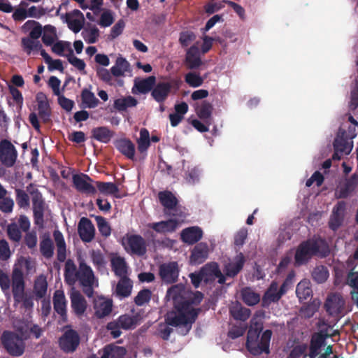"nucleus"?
I'll return each instance as SVG.
<instances>
[{
	"instance_id": "4",
	"label": "nucleus",
	"mask_w": 358,
	"mask_h": 358,
	"mask_svg": "<svg viewBox=\"0 0 358 358\" xmlns=\"http://www.w3.org/2000/svg\"><path fill=\"white\" fill-rule=\"evenodd\" d=\"M27 190L31 196L34 224L39 227H43L44 215L48 206L41 192L37 188H34L32 184L27 186Z\"/></svg>"
},
{
	"instance_id": "40",
	"label": "nucleus",
	"mask_w": 358,
	"mask_h": 358,
	"mask_svg": "<svg viewBox=\"0 0 358 358\" xmlns=\"http://www.w3.org/2000/svg\"><path fill=\"white\" fill-rule=\"evenodd\" d=\"M158 197L161 204L165 208L173 210L178 204V199L171 192H159Z\"/></svg>"
},
{
	"instance_id": "62",
	"label": "nucleus",
	"mask_w": 358,
	"mask_h": 358,
	"mask_svg": "<svg viewBox=\"0 0 358 358\" xmlns=\"http://www.w3.org/2000/svg\"><path fill=\"white\" fill-rule=\"evenodd\" d=\"M14 301L15 303H22V307L25 309H31L34 306V296L24 292L22 294H20L18 301Z\"/></svg>"
},
{
	"instance_id": "18",
	"label": "nucleus",
	"mask_w": 358,
	"mask_h": 358,
	"mask_svg": "<svg viewBox=\"0 0 358 358\" xmlns=\"http://www.w3.org/2000/svg\"><path fill=\"white\" fill-rule=\"evenodd\" d=\"M282 296L278 289V283L273 280L263 295L262 306L268 308L272 303L278 302Z\"/></svg>"
},
{
	"instance_id": "38",
	"label": "nucleus",
	"mask_w": 358,
	"mask_h": 358,
	"mask_svg": "<svg viewBox=\"0 0 358 358\" xmlns=\"http://www.w3.org/2000/svg\"><path fill=\"white\" fill-rule=\"evenodd\" d=\"M77 268L74 262L69 259L66 261L64 267V279L67 284L73 285L76 282Z\"/></svg>"
},
{
	"instance_id": "59",
	"label": "nucleus",
	"mask_w": 358,
	"mask_h": 358,
	"mask_svg": "<svg viewBox=\"0 0 358 358\" xmlns=\"http://www.w3.org/2000/svg\"><path fill=\"white\" fill-rule=\"evenodd\" d=\"M68 62L79 71H84L86 66L85 62L76 57L71 48L69 49V53L66 55Z\"/></svg>"
},
{
	"instance_id": "5",
	"label": "nucleus",
	"mask_w": 358,
	"mask_h": 358,
	"mask_svg": "<svg viewBox=\"0 0 358 358\" xmlns=\"http://www.w3.org/2000/svg\"><path fill=\"white\" fill-rule=\"evenodd\" d=\"M1 343L7 352L11 356H21L25 348L23 339L16 333L5 331L1 336Z\"/></svg>"
},
{
	"instance_id": "1",
	"label": "nucleus",
	"mask_w": 358,
	"mask_h": 358,
	"mask_svg": "<svg viewBox=\"0 0 358 358\" xmlns=\"http://www.w3.org/2000/svg\"><path fill=\"white\" fill-rule=\"evenodd\" d=\"M200 311V308H193L189 301H184L176 304L174 310L166 313L165 322L171 327H180V333L186 335L190 331Z\"/></svg>"
},
{
	"instance_id": "64",
	"label": "nucleus",
	"mask_w": 358,
	"mask_h": 358,
	"mask_svg": "<svg viewBox=\"0 0 358 358\" xmlns=\"http://www.w3.org/2000/svg\"><path fill=\"white\" fill-rule=\"evenodd\" d=\"M14 201L10 197H3L0 199V210L4 213H10L13 211Z\"/></svg>"
},
{
	"instance_id": "54",
	"label": "nucleus",
	"mask_w": 358,
	"mask_h": 358,
	"mask_svg": "<svg viewBox=\"0 0 358 358\" xmlns=\"http://www.w3.org/2000/svg\"><path fill=\"white\" fill-rule=\"evenodd\" d=\"M16 202L20 208H26L29 206V196L28 194L23 189L16 188L15 189Z\"/></svg>"
},
{
	"instance_id": "42",
	"label": "nucleus",
	"mask_w": 358,
	"mask_h": 358,
	"mask_svg": "<svg viewBox=\"0 0 358 358\" xmlns=\"http://www.w3.org/2000/svg\"><path fill=\"white\" fill-rule=\"evenodd\" d=\"M156 83L154 76H149L138 82H135V87L140 94H145L152 91Z\"/></svg>"
},
{
	"instance_id": "22",
	"label": "nucleus",
	"mask_w": 358,
	"mask_h": 358,
	"mask_svg": "<svg viewBox=\"0 0 358 358\" xmlns=\"http://www.w3.org/2000/svg\"><path fill=\"white\" fill-rule=\"evenodd\" d=\"M52 301L55 311L60 315L63 320H66L67 317V301L64 292L62 290H56L53 295Z\"/></svg>"
},
{
	"instance_id": "60",
	"label": "nucleus",
	"mask_w": 358,
	"mask_h": 358,
	"mask_svg": "<svg viewBox=\"0 0 358 358\" xmlns=\"http://www.w3.org/2000/svg\"><path fill=\"white\" fill-rule=\"evenodd\" d=\"M196 36L195 34L190 31H182L180 34L179 42L182 47L189 46L192 42L196 39Z\"/></svg>"
},
{
	"instance_id": "51",
	"label": "nucleus",
	"mask_w": 358,
	"mask_h": 358,
	"mask_svg": "<svg viewBox=\"0 0 358 358\" xmlns=\"http://www.w3.org/2000/svg\"><path fill=\"white\" fill-rule=\"evenodd\" d=\"M6 233L10 241L19 243L22 239L21 229L15 222H12L7 225Z\"/></svg>"
},
{
	"instance_id": "28",
	"label": "nucleus",
	"mask_w": 358,
	"mask_h": 358,
	"mask_svg": "<svg viewBox=\"0 0 358 358\" xmlns=\"http://www.w3.org/2000/svg\"><path fill=\"white\" fill-rule=\"evenodd\" d=\"M113 301L110 299H99L94 305V314L96 317L101 319L112 312Z\"/></svg>"
},
{
	"instance_id": "12",
	"label": "nucleus",
	"mask_w": 358,
	"mask_h": 358,
	"mask_svg": "<svg viewBox=\"0 0 358 358\" xmlns=\"http://www.w3.org/2000/svg\"><path fill=\"white\" fill-rule=\"evenodd\" d=\"M159 276L163 282L172 284L178 280L179 275L178 265L176 262L162 264L159 266Z\"/></svg>"
},
{
	"instance_id": "31",
	"label": "nucleus",
	"mask_w": 358,
	"mask_h": 358,
	"mask_svg": "<svg viewBox=\"0 0 358 358\" xmlns=\"http://www.w3.org/2000/svg\"><path fill=\"white\" fill-rule=\"evenodd\" d=\"M111 268L115 275L122 278L127 276L128 266L124 257L115 256L111 258Z\"/></svg>"
},
{
	"instance_id": "48",
	"label": "nucleus",
	"mask_w": 358,
	"mask_h": 358,
	"mask_svg": "<svg viewBox=\"0 0 358 358\" xmlns=\"http://www.w3.org/2000/svg\"><path fill=\"white\" fill-rule=\"evenodd\" d=\"M21 44L24 51L26 52L27 55H30L32 51H37L42 48L40 41L32 39L29 36L22 38Z\"/></svg>"
},
{
	"instance_id": "9",
	"label": "nucleus",
	"mask_w": 358,
	"mask_h": 358,
	"mask_svg": "<svg viewBox=\"0 0 358 358\" xmlns=\"http://www.w3.org/2000/svg\"><path fill=\"white\" fill-rule=\"evenodd\" d=\"M202 275L204 276V282H209L214 281L217 278V282L220 285L225 283L226 277L222 274L220 266L217 262H212L205 264L201 269Z\"/></svg>"
},
{
	"instance_id": "11",
	"label": "nucleus",
	"mask_w": 358,
	"mask_h": 358,
	"mask_svg": "<svg viewBox=\"0 0 358 358\" xmlns=\"http://www.w3.org/2000/svg\"><path fill=\"white\" fill-rule=\"evenodd\" d=\"M73 187L82 194H94L96 193V188L90 183L92 178L87 174H74L72 177Z\"/></svg>"
},
{
	"instance_id": "32",
	"label": "nucleus",
	"mask_w": 358,
	"mask_h": 358,
	"mask_svg": "<svg viewBox=\"0 0 358 358\" xmlns=\"http://www.w3.org/2000/svg\"><path fill=\"white\" fill-rule=\"evenodd\" d=\"M229 313L234 320L245 322L250 317L251 311L237 302L229 308Z\"/></svg>"
},
{
	"instance_id": "34",
	"label": "nucleus",
	"mask_w": 358,
	"mask_h": 358,
	"mask_svg": "<svg viewBox=\"0 0 358 358\" xmlns=\"http://www.w3.org/2000/svg\"><path fill=\"white\" fill-rule=\"evenodd\" d=\"M324 345V338L320 334H313L309 346L310 358H316L320 354L321 348Z\"/></svg>"
},
{
	"instance_id": "43",
	"label": "nucleus",
	"mask_w": 358,
	"mask_h": 358,
	"mask_svg": "<svg viewBox=\"0 0 358 358\" xmlns=\"http://www.w3.org/2000/svg\"><path fill=\"white\" fill-rule=\"evenodd\" d=\"M313 280L317 284L325 282L329 276V272L327 266L324 265L316 266L311 272Z\"/></svg>"
},
{
	"instance_id": "61",
	"label": "nucleus",
	"mask_w": 358,
	"mask_h": 358,
	"mask_svg": "<svg viewBox=\"0 0 358 358\" xmlns=\"http://www.w3.org/2000/svg\"><path fill=\"white\" fill-rule=\"evenodd\" d=\"M200 171L199 169L194 167L188 169L185 173V179L189 185H194L199 181Z\"/></svg>"
},
{
	"instance_id": "41",
	"label": "nucleus",
	"mask_w": 358,
	"mask_h": 358,
	"mask_svg": "<svg viewBox=\"0 0 358 358\" xmlns=\"http://www.w3.org/2000/svg\"><path fill=\"white\" fill-rule=\"evenodd\" d=\"M48 282L46 278L41 275L38 277L34 284L33 292L36 296V299L38 300L43 298L47 293Z\"/></svg>"
},
{
	"instance_id": "53",
	"label": "nucleus",
	"mask_w": 358,
	"mask_h": 358,
	"mask_svg": "<svg viewBox=\"0 0 358 358\" xmlns=\"http://www.w3.org/2000/svg\"><path fill=\"white\" fill-rule=\"evenodd\" d=\"M312 293V289L306 281H301L296 288V294L300 299H307Z\"/></svg>"
},
{
	"instance_id": "19",
	"label": "nucleus",
	"mask_w": 358,
	"mask_h": 358,
	"mask_svg": "<svg viewBox=\"0 0 358 358\" xmlns=\"http://www.w3.org/2000/svg\"><path fill=\"white\" fill-rule=\"evenodd\" d=\"M346 130L339 128L336 138L334 141V150L340 151L341 155H348L352 149V143L351 139L345 136Z\"/></svg>"
},
{
	"instance_id": "37",
	"label": "nucleus",
	"mask_w": 358,
	"mask_h": 358,
	"mask_svg": "<svg viewBox=\"0 0 358 358\" xmlns=\"http://www.w3.org/2000/svg\"><path fill=\"white\" fill-rule=\"evenodd\" d=\"M92 138L96 141L108 143L113 136V131L106 127H98L92 130Z\"/></svg>"
},
{
	"instance_id": "6",
	"label": "nucleus",
	"mask_w": 358,
	"mask_h": 358,
	"mask_svg": "<svg viewBox=\"0 0 358 358\" xmlns=\"http://www.w3.org/2000/svg\"><path fill=\"white\" fill-rule=\"evenodd\" d=\"M80 343L78 333L72 329L66 330L58 341L59 347L65 353L76 351Z\"/></svg>"
},
{
	"instance_id": "46",
	"label": "nucleus",
	"mask_w": 358,
	"mask_h": 358,
	"mask_svg": "<svg viewBox=\"0 0 358 358\" xmlns=\"http://www.w3.org/2000/svg\"><path fill=\"white\" fill-rule=\"evenodd\" d=\"M96 185L101 193L107 195H114L115 197L120 198V196L116 194L119 192V188L115 183L96 181Z\"/></svg>"
},
{
	"instance_id": "10",
	"label": "nucleus",
	"mask_w": 358,
	"mask_h": 358,
	"mask_svg": "<svg viewBox=\"0 0 358 358\" xmlns=\"http://www.w3.org/2000/svg\"><path fill=\"white\" fill-rule=\"evenodd\" d=\"M10 287L14 301H18L20 294H22L25 292L24 276L21 268H13L11 273Z\"/></svg>"
},
{
	"instance_id": "44",
	"label": "nucleus",
	"mask_w": 358,
	"mask_h": 358,
	"mask_svg": "<svg viewBox=\"0 0 358 358\" xmlns=\"http://www.w3.org/2000/svg\"><path fill=\"white\" fill-rule=\"evenodd\" d=\"M213 111V104L207 101H203L201 105L196 108L197 116L206 122L211 118Z\"/></svg>"
},
{
	"instance_id": "8",
	"label": "nucleus",
	"mask_w": 358,
	"mask_h": 358,
	"mask_svg": "<svg viewBox=\"0 0 358 358\" xmlns=\"http://www.w3.org/2000/svg\"><path fill=\"white\" fill-rule=\"evenodd\" d=\"M61 19L64 22L67 24L69 29L75 34L78 33L83 28L85 24L84 15L83 13L78 9L62 14Z\"/></svg>"
},
{
	"instance_id": "25",
	"label": "nucleus",
	"mask_w": 358,
	"mask_h": 358,
	"mask_svg": "<svg viewBox=\"0 0 358 358\" xmlns=\"http://www.w3.org/2000/svg\"><path fill=\"white\" fill-rule=\"evenodd\" d=\"M185 63L189 69H195L202 64L200 57V50L196 45H192L187 50L185 55Z\"/></svg>"
},
{
	"instance_id": "33",
	"label": "nucleus",
	"mask_w": 358,
	"mask_h": 358,
	"mask_svg": "<svg viewBox=\"0 0 358 358\" xmlns=\"http://www.w3.org/2000/svg\"><path fill=\"white\" fill-rule=\"evenodd\" d=\"M126 352L124 347L110 344L103 348L101 358H123Z\"/></svg>"
},
{
	"instance_id": "27",
	"label": "nucleus",
	"mask_w": 358,
	"mask_h": 358,
	"mask_svg": "<svg viewBox=\"0 0 358 358\" xmlns=\"http://www.w3.org/2000/svg\"><path fill=\"white\" fill-rule=\"evenodd\" d=\"M71 308L77 316H81L87 309V301L84 296L78 292L75 291L71 294Z\"/></svg>"
},
{
	"instance_id": "45",
	"label": "nucleus",
	"mask_w": 358,
	"mask_h": 358,
	"mask_svg": "<svg viewBox=\"0 0 358 358\" xmlns=\"http://www.w3.org/2000/svg\"><path fill=\"white\" fill-rule=\"evenodd\" d=\"M243 301L248 306H252L260 301V295L250 287H245L241 291Z\"/></svg>"
},
{
	"instance_id": "15",
	"label": "nucleus",
	"mask_w": 358,
	"mask_h": 358,
	"mask_svg": "<svg viewBox=\"0 0 358 358\" xmlns=\"http://www.w3.org/2000/svg\"><path fill=\"white\" fill-rule=\"evenodd\" d=\"M180 224L179 220L171 218L165 221L148 223L147 227L158 234H166L174 232Z\"/></svg>"
},
{
	"instance_id": "16",
	"label": "nucleus",
	"mask_w": 358,
	"mask_h": 358,
	"mask_svg": "<svg viewBox=\"0 0 358 358\" xmlns=\"http://www.w3.org/2000/svg\"><path fill=\"white\" fill-rule=\"evenodd\" d=\"M78 233L83 242H91L95 235V228L92 221L87 217H81L78 224Z\"/></svg>"
},
{
	"instance_id": "35",
	"label": "nucleus",
	"mask_w": 358,
	"mask_h": 358,
	"mask_svg": "<svg viewBox=\"0 0 358 358\" xmlns=\"http://www.w3.org/2000/svg\"><path fill=\"white\" fill-rule=\"evenodd\" d=\"M133 287L132 281L127 277H122L116 286V294L119 296L125 298L130 296Z\"/></svg>"
},
{
	"instance_id": "58",
	"label": "nucleus",
	"mask_w": 358,
	"mask_h": 358,
	"mask_svg": "<svg viewBox=\"0 0 358 358\" xmlns=\"http://www.w3.org/2000/svg\"><path fill=\"white\" fill-rule=\"evenodd\" d=\"M152 292L148 289H143L141 290L134 298L135 303L141 306L145 303H148L151 299Z\"/></svg>"
},
{
	"instance_id": "14",
	"label": "nucleus",
	"mask_w": 358,
	"mask_h": 358,
	"mask_svg": "<svg viewBox=\"0 0 358 358\" xmlns=\"http://www.w3.org/2000/svg\"><path fill=\"white\" fill-rule=\"evenodd\" d=\"M77 280L80 282V285H90L91 282H96V286L98 285V281L96 279L93 270L87 264L84 259H79L76 276Z\"/></svg>"
},
{
	"instance_id": "30",
	"label": "nucleus",
	"mask_w": 358,
	"mask_h": 358,
	"mask_svg": "<svg viewBox=\"0 0 358 358\" xmlns=\"http://www.w3.org/2000/svg\"><path fill=\"white\" fill-rule=\"evenodd\" d=\"M57 246V259L59 262H64L66 259V245L63 234L59 230L53 233Z\"/></svg>"
},
{
	"instance_id": "63",
	"label": "nucleus",
	"mask_w": 358,
	"mask_h": 358,
	"mask_svg": "<svg viewBox=\"0 0 358 358\" xmlns=\"http://www.w3.org/2000/svg\"><path fill=\"white\" fill-rule=\"evenodd\" d=\"M11 283V277L5 273L3 271L0 270V287L4 294H7L10 291Z\"/></svg>"
},
{
	"instance_id": "57",
	"label": "nucleus",
	"mask_w": 358,
	"mask_h": 358,
	"mask_svg": "<svg viewBox=\"0 0 358 358\" xmlns=\"http://www.w3.org/2000/svg\"><path fill=\"white\" fill-rule=\"evenodd\" d=\"M38 115L43 122L47 123L50 120V107L48 101L37 104Z\"/></svg>"
},
{
	"instance_id": "49",
	"label": "nucleus",
	"mask_w": 358,
	"mask_h": 358,
	"mask_svg": "<svg viewBox=\"0 0 358 358\" xmlns=\"http://www.w3.org/2000/svg\"><path fill=\"white\" fill-rule=\"evenodd\" d=\"M81 35L87 43H95L99 36V30L95 26L90 28L85 27L82 31Z\"/></svg>"
},
{
	"instance_id": "7",
	"label": "nucleus",
	"mask_w": 358,
	"mask_h": 358,
	"mask_svg": "<svg viewBox=\"0 0 358 358\" xmlns=\"http://www.w3.org/2000/svg\"><path fill=\"white\" fill-rule=\"evenodd\" d=\"M17 151L11 142L7 139L0 141V161L6 167H12L16 162Z\"/></svg>"
},
{
	"instance_id": "2",
	"label": "nucleus",
	"mask_w": 358,
	"mask_h": 358,
	"mask_svg": "<svg viewBox=\"0 0 358 358\" xmlns=\"http://www.w3.org/2000/svg\"><path fill=\"white\" fill-rule=\"evenodd\" d=\"M330 254V248L327 241L322 238L308 239L301 242L296 248L294 261L297 266L307 264L316 256L325 258Z\"/></svg>"
},
{
	"instance_id": "29",
	"label": "nucleus",
	"mask_w": 358,
	"mask_h": 358,
	"mask_svg": "<svg viewBox=\"0 0 358 358\" xmlns=\"http://www.w3.org/2000/svg\"><path fill=\"white\" fill-rule=\"evenodd\" d=\"M115 145L117 150L129 159H134L135 145L128 138H121L116 141Z\"/></svg>"
},
{
	"instance_id": "26",
	"label": "nucleus",
	"mask_w": 358,
	"mask_h": 358,
	"mask_svg": "<svg viewBox=\"0 0 358 358\" xmlns=\"http://www.w3.org/2000/svg\"><path fill=\"white\" fill-rule=\"evenodd\" d=\"M127 244L133 254L143 256L146 252L145 240L140 235H131L127 238Z\"/></svg>"
},
{
	"instance_id": "39",
	"label": "nucleus",
	"mask_w": 358,
	"mask_h": 358,
	"mask_svg": "<svg viewBox=\"0 0 358 358\" xmlns=\"http://www.w3.org/2000/svg\"><path fill=\"white\" fill-rule=\"evenodd\" d=\"M111 73L115 77L124 76V73L130 71V64L125 58L118 57L115 64L110 69Z\"/></svg>"
},
{
	"instance_id": "23",
	"label": "nucleus",
	"mask_w": 358,
	"mask_h": 358,
	"mask_svg": "<svg viewBox=\"0 0 358 358\" xmlns=\"http://www.w3.org/2000/svg\"><path fill=\"white\" fill-rule=\"evenodd\" d=\"M203 231L199 227L184 229L180 234L181 240L189 245H193L201 239Z\"/></svg>"
},
{
	"instance_id": "17",
	"label": "nucleus",
	"mask_w": 358,
	"mask_h": 358,
	"mask_svg": "<svg viewBox=\"0 0 358 358\" xmlns=\"http://www.w3.org/2000/svg\"><path fill=\"white\" fill-rule=\"evenodd\" d=\"M245 262V259L242 252L238 254L234 261L229 262L224 265V273L226 278H234L236 277L243 269Z\"/></svg>"
},
{
	"instance_id": "56",
	"label": "nucleus",
	"mask_w": 358,
	"mask_h": 358,
	"mask_svg": "<svg viewBox=\"0 0 358 358\" xmlns=\"http://www.w3.org/2000/svg\"><path fill=\"white\" fill-rule=\"evenodd\" d=\"M185 81L192 87H198L203 83V79L194 72H189L185 76Z\"/></svg>"
},
{
	"instance_id": "21",
	"label": "nucleus",
	"mask_w": 358,
	"mask_h": 358,
	"mask_svg": "<svg viewBox=\"0 0 358 358\" xmlns=\"http://www.w3.org/2000/svg\"><path fill=\"white\" fill-rule=\"evenodd\" d=\"M208 245L206 243H197L191 252L190 262L192 264H201L208 257Z\"/></svg>"
},
{
	"instance_id": "55",
	"label": "nucleus",
	"mask_w": 358,
	"mask_h": 358,
	"mask_svg": "<svg viewBox=\"0 0 358 358\" xmlns=\"http://www.w3.org/2000/svg\"><path fill=\"white\" fill-rule=\"evenodd\" d=\"M97 227L100 234L104 237H108L111 234V228L106 218L102 216H96Z\"/></svg>"
},
{
	"instance_id": "13",
	"label": "nucleus",
	"mask_w": 358,
	"mask_h": 358,
	"mask_svg": "<svg viewBox=\"0 0 358 358\" xmlns=\"http://www.w3.org/2000/svg\"><path fill=\"white\" fill-rule=\"evenodd\" d=\"M358 186V174L353 173L350 177L346 178L341 183L338 189L336 192L337 199H346L351 196L355 192Z\"/></svg>"
},
{
	"instance_id": "36",
	"label": "nucleus",
	"mask_w": 358,
	"mask_h": 358,
	"mask_svg": "<svg viewBox=\"0 0 358 358\" xmlns=\"http://www.w3.org/2000/svg\"><path fill=\"white\" fill-rule=\"evenodd\" d=\"M82 106L84 108H94L99 103V100L94 94L87 88H84L80 94Z\"/></svg>"
},
{
	"instance_id": "3",
	"label": "nucleus",
	"mask_w": 358,
	"mask_h": 358,
	"mask_svg": "<svg viewBox=\"0 0 358 358\" xmlns=\"http://www.w3.org/2000/svg\"><path fill=\"white\" fill-rule=\"evenodd\" d=\"M262 330L263 324L262 322L252 321L248 331L245 346L252 355L257 356L270 352V341L273 332L271 329H266L260 336Z\"/></svg>"
},
{
	"instance_id": "20",
	"label": "nucleus",
	"mask_w": 358,
	"mask_h": 358,
	"mask_svg": "<svg viewBox=\"0 0 358 358\" xmlns=\"http://www.w3.org/2000/svg\"><path fill=\"white\" fill-rule=\"evenodd\" d=\"M171 88L172 85L170 83L159 82L157 85H155L151 91V95L157 102L162 103L168 98Z\"/></svg>"
},
{
	"instance_id": "47",
	"label": "nucleus",
	"mask_w": 358,
	"mask_h": 358,
	"mask_svg": "<svg viewBox=\"0 0 358 358\" xmlns=\"http://www.w3.org/2000/svg\"><path fill=\"white\" fill-rule=\"evenodd\" d=\"M40 251L46 259L51 258L54 255L53 242L49 236L43 238L40 243Z\"/></svg>"
},
{
	"instance_id": "52",
	"label": "nucleus",
	"mask_w": 358,
	"mask_h": 358,
	"mask_svg": "<svg viewBox=\"0 0 358 358\" xmlns=\"http://www.w3.org/2000/svg\"><path fill=\"white\" fill-rule=\"evenodd\" d=\"M117 321L122 329L126 330L134 329L137 324L136 317L127 314L120 315L118 317Z\"/></svg>"
},
{
	"instance_id": "24",
	"label": "nucleus",
	"mask_w": 358,
	"mask_h": 358,
	"mask_svg": "<svg viewBox=\"0 0 358 358\" xmlns=\"http://www.w3.org/2000/svg\"><path fill=\"white\" fill-rule=\"evenodd\" d=\"M345 305V301L341 295L332 294L328 296L325 302V308L331 315L340 313Z\"/></svg>"
},
{
	"instance_id": "50",
	"label": "nucleus",
	"mask_w": 358,
	"mask_h": 358,
	"mask_svg": "<svg viewBox=\"0 0 358 358\" xmlns=\"http://www.w3.org/2000/svg\"><path fill=\"white\" fill-rule=\"evenodd\" d=\"M345 284L352 288L351 291L352 298L355 299V295L358 294V271L351 270L347 274Z\"/></svg>"
}]
</instances>
